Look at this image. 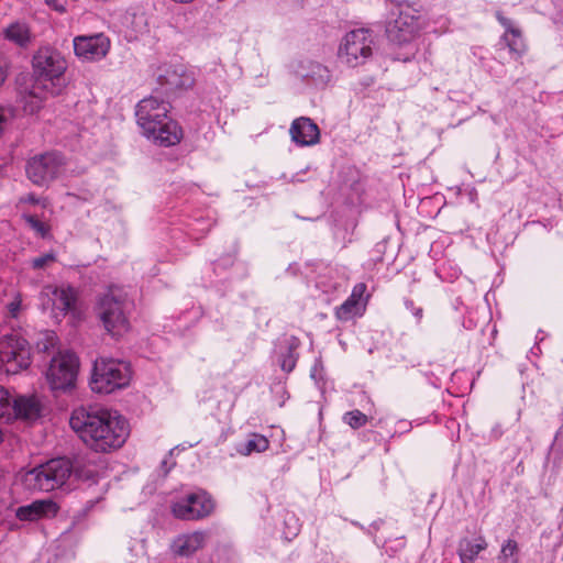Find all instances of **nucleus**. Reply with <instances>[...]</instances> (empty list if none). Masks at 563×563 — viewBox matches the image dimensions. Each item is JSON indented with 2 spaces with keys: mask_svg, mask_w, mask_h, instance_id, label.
<instances>
[{
  "mask_svg": "<svg viewBox=\"0 0 563 563\" xmlns=\"http://www.w3.org/2000/svg\"><path fill=\"white\" fill-rule=\"evenodd\" d=\"M110 48V40L103 33L79 35L74 38V49L77 56L88 60L104 57Z\"/></svg>",
  "mask_w": 563,
  "mask_h": 563,
  "instance_id": "obj_12",
  "label": "nucleus"
},
{
  "mask_svg": "<svg viewBox=\"0 0 563 563\" xmlns=\"http://www.w3.org/2000/svg\"><path fill=\"white\" fill-rule=\"evenodd\" d=\"M364 305H357L349 298L335 310V317L341 321H347L355 316L362 314Z\"/></svg>",
  "mask_w": 563,
  "mask_h": 563,
  "instance_id": "obj_28",
  "label": "nucleus"
},
{
  "mask_svg": "<svg viewBox=\"0 0 563 563\" xmlns=\"http://www.w3.org/2000/svg\"><path fill=\"white\" fill-rule=\"evenodd\" d=\"M64 157L56 152L38 154L26 163V175L37 186H46L56 179L64 169Z\"/></svg>",
  "mask_w": 563,
  "mask_h": 563,
  "instance_id": "obj_8",
  "label": "nucleus"
},
{
  "mask_svg": "<svg viewBox=\"0 0 563 563\" xmlns=\"http://www.w3.org/2000/svg\"><path fill=\"white\" fill-rule=\"evenodd\" d=\"M405 306L408 310L412 312V314L420 321L423 317V309L421 307H416L415 302L410 299L405 300Z\"/></svg>",
  "mask_w": 563,
  "mask_h": 563,
  "instance_id": "obj_37",
  "label": "nucleus"
},
{
  "mask_svg": "<svg viewBox=\"0 0 563 563\" xmlns=\"http://www.w3.org/2000/svg\"><path fill=\"white\" fill-rule=\"evenodd\" d=\"M343 421L349 424L353 429H358L366 424L367 416L360 410H352L345 412L343 416Z\"/></svg>",
  "mask_w": 563,
  "mask_h": 563,
  "instance_id": "obj_30",
  "label": "nucleus"
},
{
  "mask_svg": "<svg viewBox=\"0 0 563 563\" xmlns=\"http://www.w3.org/2000/svg\"><path fill=\"white\" fill-rule=\"evenodd\" d=\"M5 309H7V312H5L7 318L18 319L23 309L22 300H21L20 296H16L12 301H10L5 306Z\"/></svg>",
  "mask_w": 563,
  "mask_h": 563,
  "instance_id": "obj_32",
  "label": "nucleus"
},
{
  "mask_svg": "<svg viewBox=\"0 0 563 563\" xmlns=\"http://www.w3.org/2000/svg\"><path fill=\"white\" fill-rule=\"evenodd\" d=\"M24 201L25 202H30L32 205H36L38 203V198L34 195V194H29L25 198H24Z\"/></svg>",
  "mask_w": 563,
  "mask_h": 563,
  "instance_id": "obj_38",
  "label": "nucleus"
},
{
  "mask_svg": "<svg viewBox=\"0 0 563 563\" xmlns=\"http://www.w3.org/2000/svg\"><path fill=\"white\" fill-rule=\"evenodd\" d=\"M306 77L316 86L324 87L330 81L331 74L325 66L319 63H310L309 71L306 74Z\"/></svg>",
  "mask_w": 563,
  "mask_h": 563,
  "instance_id": "obj_27",
  "label": "nucleus"
},
{
  "mask_svg": "<svg viewBox=\"0 0 563 563\" xmlns=\"http://www.w3.org/2000/svg\"><path fill=\"white\" fill-rule=\"evenodd\" d=\"M290 533H291V536H292V537L297 536V533H298V529H297V528H295V529H294V531H291Z\"/></svg>",
  "mask_w": 563,
  "mask_h": 563,
  "instance_id": "obj_42",
  "label": "nucleus"
},
{
  "mask_svg": "<svg viewBox=\"0 0 563 563\" xmlns=\"http://www.w3.org/2000/svg\"><path fill=\"white\" fill-rule=\"evenodd\" d=\"M148 139H153L159 145L172 146L180 142L183 132L178 123L167 117L155 123L153 132H143Z\"/></svg>",
  "mask_w": 563,
  "mask_h": 563,
  "instance_id": "obj_17",
  "label": "nucleus"
},
{
  "mask_svg": "<svg viewBox=\"0 0 563 563\" xmlns=\"http://www.w3.org/2000/svg\"><path fill=\"white\" fill-rule=\"evenodd\" d=\"M162 467H167V462L166 461L162 462Z\"/></svg>",
  "mask_w": 563,
  "mask_h": 563,
  "instance_id": "obj_45",
  "label": "nucleus"
},
{
  "mask_svg": "<svg viewBox=\"0 0 563 563\" xmlns=\"http://www.w3.org/2000/svg\"><path fill=\"white\" fill-rule=\"evenodd\" d=\"M49 345H51V346H53V343H52V342H46V343H44V344H43V347H41V345H40V344H37V347H38L41 351H43V352H47V351H48Z\"/></svg>",
  "mask_w": 563,
  "mask_h": 563,
  "instance_id": "obj_39",
  "label": "nucleus"
},
{
  "mask_svg": "<svg viewBox=\"0 0 563 563\" xmlns=\"http://www.w3.org/2000/svg\"><path fill=\"white\" fill-rule=\"evenodd\" d=\"M70 428L96 452H109L121 448L129 437L126 420L109 409L89 406L73 411Z\"/></svg>",
  "mask_w": 563,
  "mask_h": 563,
  "instance_id": "obj_1",
  "label": "nucleus"
},
{
  "mask_svg": "<svg viewBox=\"0 0 563 563\" xmlns=\"http://www.w3.org/2000/svg\"><path fill=\"white\" fill-rule=\"evenodd\" d=\"M13 117L14 111L12 108L0 107V135L3 133Z\"/></svg>",
  "mask_w": 563,
  "mask_h": 563,
  "instance_id": "obj_33",
  "label": "nucleus"
},
{
  "mask_svg": "<svg viewBox=\"0 0 563 563\" xmlns=\"http://www.w3.org/2000/svg\"><path fill=\"white\" fill-rule=\"evenodd\" d=\"M394 3H396L397 5H401L404 3H409L410 0H391Z\"/></svg>",
  "mask_w": 563,
  "mask_h": 563,
  "instance_id": "obj_40",
  "label": "nucleus"
},
{
  "mask_svg": "<svg viewBox=\"0 0 563 563\" xmlns=\"http://www.w3.org/2000/svg\"><path fill=\"white\" fill-rule=\"evenodd\" d=\"M131 306L128 294L119 286H110L99 297L96 311L104 329L112 336H120L128 331V312Z\"/></svg>",
  "mask_w": 563,
  "mask_h": 563,
  "instance_id": "obj_2",
  "label": "nucleus"
},
{
  "mask_svg": "<svg viewBox=\"0 0 563 563\" xmlns=\"http://www.w3.org/2000/svg\"><path fill=\"white\" fill-rule=\"evenodd\" d=\"M14 419L34 421L42 416V404L40 399L32 395H19L14 400Z\"/></svg>",
  "mask_w": 563,
  "mask_h": 563,
  "instance_id": "obj_19",
  "label": "nucleus"
},
{
  "mask_svg": "<svg viewBox=\"0 0 563 563\" xmlns=\"http://www.w3.org/2000/svg\"><path fill=\"white\" fill-rule=\"evenodd\" d=\"M289 520H294V522H297V519H295L294 516L290 517Z\"/></svg>",
  "mask_w": 563,
  "mask_h": 563,
  "instance_id": "obj_47",
  "label": "nucleus"
},
{
  "mask_svg": "<svg viewBox=\"0 0 563 563\" xmlns=\"http://www.w3.org/2000/svg\"><path fill=\"white\" fill-rule=\"evenodd\" d=\"M0 362L7 364V371L18 373L31 363L30 347L26 340L15 334L0 340Z\"/></svg>",
  "mask_w": 563,
  "mask_h": 563,
  "instance_id": "obj_10",
  "label": "nucleus"
},
{
  "mask_svg": "<svg viewBox=\"0 0 563 563\" xmlns=\"http://www.w3.org/2000/svg\"><path fill=\"white\" fill-rule=\"evenodd\" d=\"M14 400L15 396H12L8 389L0 386V420L5 422L14 420Z\"/></svg>",
  "mask_w": 563,
  "mask_h": 563,
  "instance_id": "obj_26",
  "label": "nucleus"
},
{
  "mask_svg": "<svg viewBox=\"0 0 563 563\" xmlns=\"http://www.w3.org/2000/svg\"><path fill=\"white\" fill-rule=\"evenodd\" d=\"M487 543L484 539H479L478 542L464 538L461 539L457 547V552L462 563H474L478 553L485 550Z\"/></svg>",
  "mask_w": 563,
  "mask_h": 563,
  "instance_id": "obj_23",
  "label": "nucleus"
},
{
  "mask_svg": "<svg viewBox=\"0 0 563 563\" xmlns=\"http://www.w3.org/2000/svg\"><path fill=\"white\" fill-rule=\"evenodd\" d=\"M175 2H179V3H189L191 2L192 0H174Z\"/></svg>",
  "mask_w": 563,
  "mask_h": 563,
  "instance_id": "obj_41",
  "label": "nucleus"
},
{
  "mask_svg": "<svg viewBox=\"0 0 563 563\" xmlns=\"http://www.w3.org/2000/svg\"><path fill=\"white\" fill-rule=\"evenodd\" d=\"M157 80L162 91L166 96L175 93L178 90L191 88L195 82L191 74L188 73L183 65L163 68Z\"/></svg>",
  "mask_w": 563,
  "mask_h": 563,
  "instance_id": "obj_13",
  "label": "nucleus"
},
{
  "mask_svg": "<svg viewBox=\"0 0 563 563\" xmlns=\"http://www.w3.org/2000/svg\"><path fill=\"white\" fill-rule=\"evenodd\" d=\"M78 360L71 352H58L53 356L46 371V378L53 390H68L75 386Z\"/></svg>",
  "mask_w": 563,
  "mask_h": 563,
  "instance_id": "obj_7",
  "label": "nucleus"
},
{
  "mask_svg": "<svg viewBox=\"0 0 563 563\" xmlns=\"http://www.w3.org/2000/svg\"><path fill=\"white\" fill-rule=\"evenodd\" d=\"M65 58L56 49L44 47L33 57L35 85L52 96H58L65 87Z\"/></svg>",
  "mask_w": 563,
  "mask_h": 563,
  "instance_id": "obj_3",
  "label": "nucleus"
},
{
  "mask_svg": "<svg viewBox=\"0 0 563 563\" xmlns=\"http://www.w3.org/2000/svg\"><path fill=\"white\" fill-rule=\"evenodd\" d=\"M366 291V285L363 283L356 284L350 295L349 299L356 302L357 305H362V299Z\"/></svg>",
  "mask_w": 563,
  "mask_h": 563,
  "instance_id": "obj_35",
  "label": "nucleus"
},
{
  "mask_svg": "<svg viewBox=\"0 0 563 563\" xmlns=\"http://www.w3.org/2000/svg\"><path fill=\"white\" fill-rule=\"evenodd\" d=\"M70 464L71 477L97 483L98 470L90 454H78L70 460Z\"/></svg>",
  "mask_w": 563,
  "mask_h": 563,
  "instance_id": "obj_21",
  "label": "nucleus"
},
{
  "mask_svg": "<svg viewBox=\"0 0 563 563\" xmlns=\"http://www.w3.org/2000/svg\"><path fill=\"white\" fill-rule=\"evenodd\" d=\"M131 367L128 362L111 357L95 361L90 387L100 394H110L126 387L131 380Z\"/></svg>",
  "mask_w": 563,
  "mask_h": 563,
  "instance_id": "obj_4",
  "label": "nucleus"
},
{
  "mask_svg": "<svg viewBox=\"0 0 563 563\" xmlns=\"http://www.w3.org/2000/svg\"><path fill=\"white\" fill-rule=\"evenodd\" d=\"M289 520H294V522H297V519H295L294 516L290 517Z\"/></svg>",
  "mask_w": 563,
  "mask_h": 563,
  "instance_id": "obj_46",
  "label": "nucleus"
},
{
  "mask_svg": "<svg viewBox=\"0 0 563 563\" xmlns=\"http://www.w3.org/2000/svg\"><path fill=\"white\" fill-rule=\"evenodd\" d=\"M70 477V460L57 457L29 471L24 481L29 487L51 492L65 485Z\"/></svg>",
  "mask_w": 563,
  "mask_h": 563,
  "instance_id": "obj_5",
  "label": "nucleus"
},
{
  "mask_svg": "<svg viewBox=\"0 0 563 563\" xmlns=\"http://www.w3.org/2000/svg\"><path fill=\"white\" fill-rule=\"evenodd\" d=\"M206 533L196 531L190 534L178 536L172 544V550L175 554L188 558L196 553L205 545Z\"/></svg>",
  "mask_w": 563,
  "mask_h": 563,
  "instance_id": "obj_20",
  "label": "nucleus"
},
{
  "mask_svg": "<svg viewBox=\"0 0 563 563\" xmlns=\"http://www.w3.org/2000/svg\"><path fill=\"white\" fill-rule=\"evenodd\" d=\"M168 111V101L151 96L137 103L135 115L143 132H153L156 122L167 119Z\"/></svg>",
  "mask_w": 563,
  "mask_h": 563,
  "instance_id": "obj_11",
  "label": "nucleus"
},
{
  "mask_svg": "<svg viewBox=\"0 0 563 563\" xmlns=\"http://www.w3.org/2000/svg\"><path fill=\"white\" fill-rule=\"evenodd\" d=\"M214 509V501L205 490L191 493L172 505L173 515L181 520H198L208 517Z\"/></svg>",
  "mask_w": 563,
  "mask_h": 563,
  "instance_id": "obj_9",
  "label": "nucleus"
},
{
  "mask_svg": "<svg viewBox=\"0 0 563 563\" xmlns=\"http://www.w3.org/2000/svg\"><path fill=\"white\" fill-rule=\"evenodd\" d=\"M279 363L284 372L290 373L297 363L296 346L289 345L286 353L280 355Z\"/></svg>",
  "mask_w": 563,
  "mask_h": 563,
  "instance_id": "obj_29",
  "label": "nucleus"
},
{
  "mask_svg": "<svg viewBox=\"0 0 563 563\" xmlns=\"http://www.w3.org/2000/svg\"><path fill=\"white\" fill-rule=\"evenodd\" d=\"M518 545L514 540H508L501 548L500 558L507 559L517 552Z\"/></svg>",
  "mask_w": 563,
  "mask_h": 563,
  "instance_id": "obj_36",
  "label": "nucleus"
},
{
  "mask_svg": "<svg viewBox=\"0 0 563 563\" xmlns=\"http://www.w3.org/2000/svg\"><path fill=\"white\" fill-rule=\"evenodd\" d=\"M268 440L261 434H252L244 443L240 444L238 452L242 455H250L253 452H264L268 449Z\"/></svg>",
  "mask_w": 563,
  "mask_h": 563,
  "instance_id": "obj_25",
  "label": "nucleus"
},
{
  "mask_svg": "<svg viewBox=\"0 0 563 563\" xmlns=\"http://www.w3.org/2000/svg\"><path fill=\"white\" fill-rule=\"evenodd\" d=\"M54 8H55V10H57V11H64V8H63V7L55 5Z\"/></svg>",
  "mask_w": 563,
  "mask_h": 563,
  "instance_id": "obj_43",
  "label": "nucleus"
},
{
  "mask_svg": "<svg viewBox=\"0 0 563 563\" xmlns=\"http://www.w3.org/2000/svg\"><path fill=\"white\" fill-rule=\"evenodd\" d=\"M395 18L390 19L386 24V35L388 40L395 44H404L409 42L416 30L417 20L408 12H393Z\"/></svg>",
  "mask_w": 563,
  "mask_h": 563,
  "instance_id": "obj_14",
  "label": "nucleus"
},
{
  "mask_svg": "<svg viewBox=\"0 0 563 563\" xmlns=\"http://www.w3.org/2000/svg\"><path fill=\"white\" fill-rule=\"evenodd\" d=\"M26 223L32 228L41 238H46L49 233V227L44 222L40 221L33 214L24 216Z\"/></svg>",
  "mask_w": 563,
  "mask_h": 563,
  "instance_id": "obj_31",
  "label": "nucleus"
},
{
  "mask_svg": "<svg viewBox=\"0 0 563 563\" xmlns=\"http://www.w3.org/2000/svg\"><path fill=\"white\" fill-rule=\"evenodd\" d=\"M52 300L53 309L60 311L63 314L75 311L76 294L70 287L55 288Z\"/></svg>",
  "mask_w": 563,
  "mask_h": 563,
  "instance_id": "obj_22",
  "label": "nucleus"
},
{
  "mask_svg": "<svg viewBox=\"0 0 563 563\" xmlns=\"http://www.w3.org/2000/svg\"><path fill=\"white\" fill-rule=\"evenodd\" d=\"M289 133L292 142L299 146H311L320 141L318 125L307 117H300L292 121Z\"/></svg>",
  "mask_w": 563,
  "mask_h": 563,
  "instance_id": "obj_16",
  "label": "nucleus"
},
{
  "mask_svg": "<svg viewBox=\"0 0 563 563\" xmlns=\"http://www.w3.org/2000/svg\"><path fill=\"white\" fill-rule=\"evenodd\" d=\"M54 261H55V255L53 253H46L44 255L35 257L32 261V267L34 269H42V268L46 267L48 264L53 263Z\"/></svg>",
  "mask_w": 563,
  "mask_h": 563,
  "instance_id": "obj_34",
  "label": "nucleus"
},
{
  "mask_svg": "<svg viewBox=\"0 0 563 563\" xmlns=\"http://www.w3.org/2000/svg\"><path fill=\"white\" fill-rule=\"evenodd\" d=\"M3 32L7 40L20 46H24L31 38L30 29L24 22H13Z\"/></svg>",
  "mask_w": 563,
  "mask_h": 563,
  "instance_id": "obj_24",
  "label": "nucleus"
},
{
  "mask_svg": "<svg viewBox=\"0 0 563 563\" xmlns=\"http://www.w3.org/2000/svg\"><path fill=\"white\" fill-rule=\"evenodd\" d=\"M59 506L52 499H38L16 509L15 516L22 521L49 519L57 515Z\"/></svg>",
  "mask_w": 563,
  "mask_h": 563,
  "instance_id": "obj_15",
  "label": "nucleus"
},
{
  "mask_svg": "<svg viewBox=\"0 0 563 563\" xmlns=\"http://www.w3.org/2000/svg\"><path fill=\"white\" fill-rule=\"evenodd\" d=\"M495 16L506 30L500 38L501 43L509 48L511 54H515L516 57H520L526 51L521 31L514 25L510 19L504 16L501 11H496Z\"/></svg>",
  "mask_w": 563,
  "mask_h": 563,
  "instance_id": "obj_18",
  "label": "nucleus"
},
{
  "mask_svg": "<svg viewBox=\"0 0 563 563\" xmlns=\"http://www.w3.org/2000/svg\"><path fill=\"white\" fill-rule=\"evenodd\" d=\"M375 48V35L368 29L353 30L344 36L338 52L342 63L350 67L365 64Z\"/></svg>",
  "mask_w": 563,
  "mask_h": 563,
  "instance_id": "obj_6",
  "label": "nucleus"
},
{
  "mask_svg": "<svg viewBox=\"0 0 563 563\" xmlns=\"http://www.w3.org/2000/svg\"><path fill=\"white\" fill-rule=\"evenodd\" d=\"M3 441V433L2 431L0 430V443Z\"/></svg>",
  "mask_w": 563,
  "mask_h": 563,
  "instance_id": "obj_44",
  "label": "nucleus"
}]
</instances>
